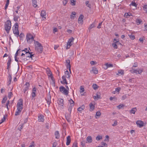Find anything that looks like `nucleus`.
<instances>
[{"instance_id": "6", "label": "nucleus", "mask_w": 147, "mask_h": 147, "mask_svg": "<svg viewBox=\"0 0 147 147\" xmlns=\"http://www.w3.org/2000/svg\"><path fill=\"white\" fill-rule=\"evenodd\" d=\"M27 40L28 42L30 43L34 40L33 36L30 33H28L26 36Z\"/></svg>"}, {"instance_id": "23", "label": "nucleus", "mask_w": 147, "mask_h": 147, "mask_svg": "<svg viewBox=\"0 0 147 147\" xmlns=\"http://www.w3.org/2000/svg\"><path fill=\"white\" fill-rule=\"evenodd\" d=\"M46 71L49 77L50 76L52 75V74L51 72L50 69L49 68H47Z\"/></svg>"}, {"instance_id": "57", "label": "nucleus", "mask_w": 147, "mask_h": 147, "mask_svg": "<svg viewBox=\"0 0 147 147\" xmlns=\"http://www.w3.org/2000/svg\"><path fill=\"white\" fill-rule=\"evenodd\" d=\"M117 121L115 120L113 124L112 125L113 126L115 127L117 125Z\"/></svg>"}, {"instance_id": "15", "label": "nucleus", "mask_w": 147, "mask_h": 147, "mask_svg": "<svg viewBox=\"0 0 147 147\" xmlns=\"http://www.w3.org/2000/svg\"><path fill=\"white\" fill-rule=\"evenodd\" d=\"M66 61L67 64L66 65L67 67V68H69V70L70 71L71 65H70V60L69 59H67L66 60Z\"/></svg>"}, {"instance_id": "29", "label": "nucleus", "mask_w": 147, "mask_h": 147, "mask_svg": "<svg viewBox=\"0 0 147 147\" xmlns=\"http://www.w3.org/2000/svg\"><path fill=\"white\" fill-rule=\"evenodd\" d=\"M32 2L33 3V6L35 7H36L37 6V2L36 0H32Z\"/></svg>"}, {"instance_id": "16", "label": "nucleus", "mask_w": 147, "mask_h": 147, "mask_svg": "<svg viewBox=\"0 0 147 147\" xmlns=\"http://www.w3.org/2000/svg\"><path fill=\"white\" fill-rule=\"evenodd\" d=\"M95 27V24L94 22L91 24L88 28L89 32H90L91 30L93 28Z\"/></svg>"}, {"instance_id": "49", "label": "nucleus", "mask_w": 147, "mask_h": 147, "mask_svg": "<svg viewBox=\"0 0 147 147\" xmlns=\"http://www.w3.org/2000/svg\"><path fill=\"white\" fill-rule=\"evenodd\" d=\"M129 37L131 39V40H134L135 38V36H134L132 35V34L129 35Z\"/></svg>"}, {"instance_id": "27", "label": "nucleus", "mask_w": 147, "mask_h": 147, "mask_svg": "<svg viewBox=\"0 0 147 147\" xmlns=\"http://www.w3.org/2000/svg\"><path fill=\"white\" fill-rule=\"evenodd\" d=\"M55 138L57 139H58L60 137V135L59 131H56L55 133Z\"/></svg>"}, {"instance_id": "56", "label": "nucleus", "mask_w": 147, "mask_h": 147, "mask_svg": "<svg viewBox=\"0 0 147 147\" xmlns=\"http://www.w3.org/2000/svg\"><path fill=\"white\" fill-rule=\"evenodd\" d=\"M13 95V94L12 92H9L8 94V98L10 99L11 97Z\"/></svg>"}, {"instance_id": "19", "label": "nucleus", "mask_w": 147, "mask_h": 147, "mask_svg": "<svg viewBox=\"0 0 147 147\" xmlns=\"http://www.w3.org/2000/svg\"><path fill=\"white\" fill-rule=\"evenodd\" d=\"M65 77L69 79L70 75L69 74V72L67 71L66 70L65 72V75H64Z\"/></svg>"}, {"instance_id": "2", "label": "nucleus", "mask_w": 147, "mask_h": 147, "mask_svg": "<svg viewBox=\"0 0 147 147\" xmlns=\"http://www.w3.org/2000/svg\"><path fill=\"white\" fill-rule=\"evenodd\" d=\"M11 22L10 20H7L4 25V28L7 33H9L11 29Z\"/></svg>"}, {"instance_id": "35", "label": "nucleus", "mask_w": 147, "mask_h": 147, "mask_svg": "<svg viewBox=\"0 0 147 147\" xmlns=\"http://www.w3.org/2000/svg\"><path fill=\"white\" fill-rule=\"evenodd\" d=\"M87 143L86 141L85 140H83L81 142V145L82 147H85V143Z\"/></svg>"}, {"instance_id": "63", "label": "nucleus", "mask_w": 147, "mask_h": 147, "mask_svg": "<svg viewBox=\"0 0 147 147\" xmlns=\"http://www.w3.org/2000/svg\"><path fill=\"white\" fill-rule=\"evenodd\" d=\"M84 88H82V86H81L80 87V92H84Z\"/></svg>"}, {"instance_id": "7", "label": "nucleus", "mask_w": 147, "mask_h": 147, "mask_svg": "<svg viewBox=\"0 0 147 147\" xmlns=\"http://www.w3.org/2000/svg\"><path fill=\"white\" fill-rule=\"evenodd\" d=\"M74 39L72 37L69 39L67 43V47L66 49H68L70 47V46L72 45L71 43L73 42Z\"/></svg>"}, {"instance_id": "64", "label": "nucleus", "mask_w": 147, "mask_h": 147, "mask_svg": "<svg viewBox=\"0 0 147 147\" xmlns=\"http://www.w3.org/2000/svg\"><path fill=\"white\" fill-rule=\"evenodd\" d=\"M90 63L92 65H94L96 64V62L94 61H91L90 62Z\"/></svg>"}, {"instance_id": "45", "label": "nucleus", "mask_w": 147, "mask_h": 147, "mask_svg": "<svg viewBox=\"0 0 147 147\" xmlns=\"http://www.w3.org/2000/svg\"><path fill=\"white\" fill-rule=\"evenodd\" d=\"M7 99V97L6 96H5L3 99V100L1 101L2 103H5Z\"/></svg>"}, {"instance_id": "59", "label": "nucleus", "mask_w": 147, "mask_h": 147, "mask_svg": "<svg viewBox=\"0 0 147 147\" xmlns=\"http://www.w3.org/2000/svg\"><path fill=\"white\" fill-rule=\"evenodd\" d=\"M68 0H63V2L64 5H65L67 2Z\"/></svg>"}, {"instance_id": "4", "label": "nucleus", "mask_w": 147, "mask_h": 147, "mask_svg": "<svg viewBox=\"0 0 147 147\" xmlns=\"http://www.w3.org/2000/svg\"><path fill=\"white\" fill-rule=\"evenodd\" d=\"M23 101L22 98L19 100V101L18 102L17 105V109L22 110L23 109Z\"/></svg>"}, {"instance_id": "26", "label": "nucleus", "mask_w": 147, "mask_h": 147, "mask_svg": "<svg viewBox=\"0 0 147 147\" xmlns=\"http://www.w3.org/2000/svg\"><path fill=\"white\" fill-rule=\"evenodd\" d=\"M46 15V11L44 10H42L41 11L40 15L42 18H44L46 19L45 17Z\"/></svg>"}, {"instance_id": "55", "label": "nucleus", "mask_w": 147, "mask_h": 147, "mask_svg": "<svg viewBox=\"0 0 147 147\" xmlns=\"http://www.w3.org/2000/svg\"><path fill=\"white\" fill-rule=\"evenodd\" d=\"M5 120V116H4L1 119V122H0V124H1L3 122H4Z\"/></svg>"}, {"instance_id": "31", "label": "nucleus", "mask_w": 147, "mask_h": 147, "mask_svg": "<svg viewBox=\"0 0 147 147\" xmlns=\"http://www.w3.org/2000/svg\"><path fill=\"white\" fill-rule=\"evenodd\" d=\"M69 102L71 106H74V102L73 100L71 99L70 100H69Z\"/></svg>"}, {"instance_id": "24", "label": "nucleus", "mask_w": 147, "mask_h": 147, "mask_svg": "<svg viewBox=\"0 0 147 147\" xmlns=\"http://www.w3.org/2000/svg\"><path fill=\"white\" fill-rule=\"evenodd\" d=\"M137 111V109L136 107H134L132 108L131 109L130 111L129 112L131 114H134L135 112Z\"/></svg>"}, {"instance_id": "46", "label": "nucleus", "mask_w": 147, "mask_h": 147, "mask_svg": "<svg viewBox=\"0 0 147 147\" xmlns=\"http://www.w3.org/2000/svg\"><path fill=\"white\" fill-rule=\"evenodd\" d=\"M132 5L133 6H135V7H136L137 6V4L135 3V2H132L131 3V4L130 5Z\"/></svg>"}, {"instance_id": "53", "label": "nucleus", "mask_w": 147, "mask_h": 147, "mask_svg": "<svg viewBox=\"0 0 147 147\" xmlns=\"http://www.w3.org/2000/svg\"><path fill=\"white\" fill-rule=\"evenodd\" d=\"M20 50H21V49H19L16 51L15 55V57H17L18 55V53H19L18 52V51H19Z\"/></svg>"}, {"instance_id": "51", "label": "nucleus", "mask_w": 147, "mask_h": 147, "mask_svg": "<svg viewBox=\"0 0 147 147\" xmlns=\"http://www.w3.org/2000/svg\"><path fill=\"white\" fill-rule=\"evenodd\" d=\"M65 118L66 120L69 122L70 121V119L69 118V117L68 116H66V115H65Z\"/></svg>"}, {"instance_id": "17", "label": "nucleus", "mask_w": 147, "mask_h": 147, "mask_svg": "<svg viewBox=\"0 0 147 147\" xmlns=\"http://www.w3.org/2000/svg\"><path fill=\"white\" fill-rule=\"evenodd\" d=\"M90 72L91 73L92 72L93 73L95 74H98V70L95 67H93L92 68V70L90 71Z\"/></svg>"}, {"instance_id": "21", "label": "nucleus", "mask_w": 147, "mask_h": 147, "mask_svg": "<svg viewBox=\"0 0 147 147\" xmlns=\"http://www.w3.org/2000/svg\"><path fill=\"white\" fill-rule=\"evenodd\" d=\"M85 108V106L84 105H82L78 109V111L81 112L83 111Z\"/></svg>"}, {"instance_id": "33", "label": "nucleus", "mask_w": 147, "mask_h": 147, "mask_svg": "<svg viewBox=\"0 0 147 147\" xmlns=\"http://www.w3.org/2000/svg\"><path fill=\"white\" fill-rule=\"evenodd\" d=\"M124 71L123 70H121L118 71V72L117 73V74L119 75V74L121 75H123L124 74Z\"/></svg>"}, {"instance_id": "3", "label": "nucleus", "mask_w": 147, "mask_h": 147, "mask_svg": "<svg viewBox=\"0 0 147 147\" xmlns=\"http://www.w3.org/2000/svg\"><path fill=\"white\" fill-rule=\"evenodd\" d=\"M13 33L15 34V36H18L19 34V32L18 30L19 25L16 22L15 24L13 26Z\"/></svg>"}, {"instance_id": "36", "label": "nucleus", "mask_w": 147, "mask_h": 147, "mask_svg": "<svg viewBox=\"0 0 147 147\" xmlns=\"http://www.w3.org/2000/svg\"><path fill=\"white\" fill-rule=\"evenodd\" d=\"M136 24L138 25L142 22V21L140 19H137L136 21Z\"/></svg>"}, {"instance_id": "20", "label": "nucleus", "mask_w": 147, "mask_h": 147, "mask_svg": "<svg viewBox=\"0 0 147 147\" xmlns=\"http://www.w3.org/2000/svg\"><path fill=\"white\" fill-rule=\"evenodd\" d=\"M71 138L69 136H68L67 138V142H66V145H68L69 144L70 142H71Z\"/></svg>"}, {"instance_id": "9", "label": "nucleus", "mask_w": 147, "mask_h": 147, "mask_svg": "<svg viewBox=\"0 0 147 147\" xmlns=\"http://www.w3.org/2000/svg\"><path fill=\"white\" fill-rule=\"evenodd\" d=\"M30 86V85L29 83L28 82H26V84L24 85V88L23 90L24 92V93H25L26 91L29 89Z\"/></svg>"}, {"instance_id": "47", "label": "nucleus", "mask_w": 147, "mask_h": 147, "mask_svg": "<svg viewBox=\"0 0 147 147\" xmlns=\"http://www.w3.org/2000/svg\"><path fill=\"white\" fill-rule=\"evenodd\" d=\"M31 95L32 98V99L36 96V93L32 92L31 93Z\"/></svg>"}, {"instance_id": "8", "label": "nucleus", "mask_w": 147, "mask_h": 147, "mask_svg": "<svg viewBox=\"0 0 147 147\" xmlns=\"http://www.w3.org/2000/svg\"><path fill=\"white\" fill-rule=\"evenodd\" d=\"M49 93L50 92H49V94L47 95L46 98H45V100L49 105H50L51 103V96Z\"/></svg>"}, {"instance_id": "44", "label": "nucleus", "mask_w": 147, "mask_h": 147, "mask_svg": "<svg viewBox=\"0 0 147 147\" xmlns=\"http://www.w3.org/2000/svg\"><path fill=\"white\" fill-rule=\"evenodd\" d=\"M102 137L101 136H100V135H98L96 137V140L97 141H99L100 139H102Z\"/></svg>"}, {"instance_id": "38", "label": "nucleus", "mask_w": 147, "mask_h": 147, "mask_svg": "<svg viewBox=\"0 0 147 147\" xmlns=\"http://www.w3.org/2000/svg\"><path fill=\"white\" fill-rule=\"evenodd\" d=\"M105 65L107 66V69L108 67H112L113 66V65L112 64H108V63H106Z\"/></svg>"}, {"instance_id": "10", "label": "nucleus", "mask_w": 147, "mask_h": 147, "mask_svg": "<svg viewBox=\"0 0 147 147\" xmlns=\"http://www.w3.org/2000/svg\"><path fill=\"white\" fill-rule=\"evenodd\" d=\"M11 59L10 56H9L7 62V69L8 70V71H9V69L10 67V65L11 64Z\"/></svg>"}, {"instance_id": "28", "label": "nucleus", "mask_w": 147, "mask_h": 147, "mask_svg": "<svg viewBox=\"0 0 147 147\" xmlns=\"http://www.w3.org/2000/svg\"><path fill=\"white\" fill-rule=\"evenodd\" d=\"M87 141L88 143H91L92 141V137L90 136H88L87 137Z\"/></svg>"}, {"instance_id": "42", "label": "nucleus", "mask_w": 147, "mask_h": 147, "mask_svg": "<svg viewBox=\"0 0 147 147\" xmlns=\"http://www.w3.org/2000/svg\"><path fill=\"white\" fill-rule=\"evenodd\" d=\"M130 16H132V14H131V13H125L124 15V17L126 18H127V16H128L129 17Z\"/></svg>"}, {"instance_id": "18", "label": "nucleus", "mask_w": 147, "mask_h": 147, "mask_svg": "<svg viewBox=\"0 0 147 147\" xmlns=\"http://www.w3.org/2000/svg\"><path fill=\"white\" fill-rule=\"evenodd\" d=\"M58 100L59 101V105L63 107L64 105L63 100L62 98H59Z\"/></svg>"}, {"instance_id": "40", "label": "nucleus", "mask_w": 147, "mask_h": 147, "mask_svg": "<svg viewBox=\"0 0 147 147\" xmlns=\"http://www.w3.org/2000/svg\"><path fill=\"white\" fill-rule=\"evenodd\" d=\"M9 0H7V1L5 6V9L6 10L9 4Z\"/></svg>"}, {"instance_id": "58", "label": "nucleus", "mask_w": 147, "mask_h": 147, "mask_svg": "<svg viewBox=\"0 0 147 147\" xmlns=\"http://www.w3.org/2000/svg\"><path fill=\"white\" fill-rule=\"evenodd\" d=\"M72 106H71L69 107V108H68V111H69V112L70 113V114H71V109H72Z\"/></svg>"}, {"instance_id": "43", "label": "nucleus", "mask_w": 147, "mask_h": 147, "mask_svg": "<svg viewBox=\"0 0 147 147\" xmlns=\"http://www.w3.org/2000/svg\"><path fill=\"white\" fill-rule=\"evenodd\" d=\"M89 1H86V2L85 4L88 7L90 8L91 7V5L90 4H89Z\"/></svg>"}, {"instance_id": "32", "label": "nucleus", "mask_w": 147, "mask_h": 147, "mask_svg": "<svg viewBox=\"0 0 147 147\" xmlns=\"http://www.w3.org/2000/svg\"><path fill=\"white\" fill-rule=\"evenodd\" d=\"M20 18V17L18 16H16L14 15L13 16V20L15 22H17L18 21V19Z\"/></svg>"}, {"instance_id": "61", "label": "nucleus", "mask_w": 147, "mask_h": 147, "mask_svg": "<svg viewBox=\"0 0 147 147\" xmlns=\"http://www.w3.org/2000/svg\"><path fill=\"white\" fill-rule=\"evenodd\" d=\"M102 22L99 23L98 26L97 27L98 28H101V26L102 24Z\"/></svg>"}, {"instance_id": "22", "label": "nucleus", "mask_w": 147, "mask_h": 147, "mask_svg": "<svg viewBox=\"0 0 147 147\" xmlns=\"http://www.w3.org/2000/svg\"><path fill=\"white\" fill-rule=\"evenodd\" d=\"M38 120L39 121L43 122L44 120L43 116L42 115L39 116L38 117Z\"/></svg>"}, {"instance_id": "37", "label": "nucleus", "mask_w": 147, "mask_h": 147, "mask_svg": "<svg viewBox=\"0 0 147 147\" xmlns=\"http://www.w3.org/2000/svg\"><path fill=\"white\" fill-rule=\"evenodd\" d=\"M92 87L94 90H96L98 89V86L97 84H93Z\"/></svg>"}, {"instance_id": "30", "label": "nucleus", "mask_w": 147, "mask_h": 147, "mask_svg": "<svg viewBox=\"0 0 147 147\" xmlns=\"http://www.w3.org/2000/svg\"><path fill=\"white\" fill-rule=\"evenodd\" d=\"M96 96H93L94 99V100L95 99H99L100 98V95H99L98 93H96Z\"/></svg>"}, {"instance_id": "50", "label": "nucleus", "mask_w": 147, "mask_h": 147, "mask_svg": "<svg viewBox=\"0 0 147 147\" xmlns=\"http://www.w3.org/2000/svg\"><path fill=\"white\" fill-rule=\"evenodd\" d=\"M112 46L113 48L115 49H117V46L116 43H113L112 44Z\"/></svg>"}, {"instance_id": "62", "label": "nucleus", "mask_w": 147, "mask_h": 147, "mask_svg": "<svg viewBox=\"0 0 147 147\" xmlns=\"http://www.w3.org/2000/svg\"><path fill=\"white\" fill-rule=\"evenodd\" d=\"M143 9L145 11H146V12L147 13V5H145L143 7Z\"/></svg>"}, {"instance_id": "14", "label": "nucleus", "mask_w": 147, "mask_h": 147, "mask_svg": "<svg viewBox=\"0 0 147 147\" xmlns=\"http://www.w3.org/2000/svg\"><path fill=\"white\" fill-rule=\"evenodd\" d=\"M30 53V52L29 51H28V52H26L25 53L26 57L27 58H24L22 60H24V61H26V60H28L29 59V53Z\"/></svg>"}, {"instance_id": "60", "label": "nucleus", "mask_w": 147, "mask_h": 147, "mask_svg": "<svg viewBox=\"0 0 147 147\" xmlns=\"http://www.w3.org/2000/svg\"><path fill=\"white\" fill-rule=\"evenodd\" d=\"M24 124H21L20 126H21V127H19V128H18V130H19L20 131H21V130L22 128L23 127V126H24Z\"/></svg>"}, {"instance_id": "39", "label": "nucleus", "mask_w": 147, "mask_h": 147, "mask_svg": "<svg viewBox=\"0 0 147 147\" xmlns=\"http://www.w3.org/2000/svg\"><path fill=\"white\" fill-rule=\"evenodd\" d=\"M130 71L132 73H136L137 74H138V73H137V70H135L132 68L130 70Z\"/></svg>"}, {"instance_id": "12", "label": "nucleus", "mask_w": 147, "mask_h": 147, "mask_svg": "<svg viewBox=\"0 0 147 147\" xmlns=\"http://www.w3.org/2000/svg\"><path fill=\"white\" fill-rule=\"evenodd\" d=\"M136 123L137 125L139 126V127H141L144 126L143 122L141 121H137Z\"/></svg>"}, {"instance_id": "41", "label": "nucleus", "mask_w": 147, "mask_h": 147, "mask_svg": "<svg viewBox=\"0 0 147 147\" xmlns=\"http://www.w3.org/2000/svg\"><path fill=\"white\" fill-rule=\"evenodd\" d=\"M71 4L72 5H75L76 3V0H70Z\"/></svg>"}, {"instance_id": "25", "label": "nucleus", "mask_w": 147, "mask_h": 147, "mask_svg": "<svg viewBox=\"0 0 147 147\" xmlns=\"http://www.w3.org/2000/svg\"><path fill=\"white\" fill-rule=\"evenodd\" d=\"M89 106L90 107V111H93L94 109L95 106L92 103H90L89 104Z\"/></svg>"}, {"instance_id": "13", "label": "nucleus", "mask_w": 147, "mask_h": 147, "mask_svg": "<svg viewBox=\"0 0 147 147\" xmlns=\"http://www.w3.org/2000/svg\"><path fill=\"white\" fill-rule=\"evenodd\" d=\"M62 79L63 81L61 82V83L63 84H67L68 83L67 82L66 77L64 76H62Z\"/></svg>"}, {"instance_id": "1", "label": "nucleus", "mask_w": 147, "mask_h": 147, "mask_svg": "<svg viewBox=\"0 0 147 147\" xmlns=\"http://www.w3.org/2000/svg\"><path fill=\"white\" fill-rule=\"evenodd\" d=\"M34 41L35 48L36 51L38 53H41L43 51V48L42 45L37 41Z\"/></svg>"}, {"instance_id": "52", "label": "nucleus", "mask_w": 147, "mask_h": 147, "mask_svg": "<svg viewBox=\"0 0 147 147\" xmlns=\"http://www.w3.org/2000/svg\"><path fill=\"white\" fill-rule=\"evenodd\" d=\"M124 105L122 104H120L117 106V107L119 109H121L122 107H123Z\"/></svg>"}, {"instance_id": "11", "label": "nucleus", "mask_w": 147, "mask_h": 147, "mask_svg": "<svg viewBox=\"0 0 147 147\" xmlns=\"http://www.w3.org/2000/svg\"><path fill=\"white\" fill-rule=\"evenodd\" d=\"M84 16L82 14L80 15L78 19V22L79 24H83V22Z\"/></svg>"}, {"instance_id": "54", "label": "nucleus", "mask_w": 147, "mask_h": 147, "mask_svg": "<svg viewBox=\"0 0 147 147\" xmlns=\"http://www.w3.org/2000/svg\"><path fill=\"white\" fill-rule=\"evenodd\" d=\"M77 144L76 142H75L73 143V145H72V147H78L77 146Z\"/></svg>"}, {"instance_id": "34", "label": "nucleus", "mask_w": 147, "mask_h": 147, "mask_svg": "<svg viewBox=\"0 0 147 147\" xmlns=\"http://www.w3.org/2000/svg\"><path fill=\"white\" fill-rule=\"evenodd\" d=\"M17 111H16L15 113V116H17L20 114V113L21 112L22 110H20L18 109H17Z\"/></svg>"}, {"instance_id": "5", "label": "nucleus", "mask_w": 147, "mask_h": 147, "mask_svg": "<svg viewBox=\"0 0 147 147\" xmlns=\"http://www.w3.org/2000/svg\"><path fill=\"white\" fill-rule=\"evenodd\" d=\"M60 91L62 93L65 95H67L68 94V91L67 89H66L63 86H61L59 88Z\"/></svg>"}, {"instance_id": "48", "label": "nucleus", "mask_w": 147, "mask_h": 147, "mask_svg": "<svg viewBox=\"0 0 147 147\" xmlns=\"http://www.w3.org/2000/svg\"><path fill=\"white\" fill-rule=\"evenodd\" d=\"M101 115V113L99 111H98L96 112V115L98 116H100Z\"/></svg>"}]
</instances>
